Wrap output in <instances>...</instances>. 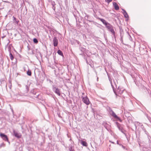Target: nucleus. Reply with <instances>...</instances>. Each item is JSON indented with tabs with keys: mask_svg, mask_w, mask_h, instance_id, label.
Instances as JSON below:
<instances>
[{
	"mask_svg": "<svg viewBox=\"0 0 151 151\" xmlns=\"http://www.w3.org/2000/svg\"><path fill=\"white\" fill-rule=\"evenodd\" d=\"M109 80L110 81L111 87L113 88L114 92L116 96H121L122 94L123 93L124 90V88L119 87L116 90H114V86L116 87L117 86L115 82H114V84L112 83L111 80L110 78L108 76Z\"/></svg>",
	"mask_w": 151,
	"mask_h": 151,
	"instance_id": "f257e3e1",
	"label": "nucleus"
},
{
	"mask_svg": "<svg viewBox=\"0 0 151 151\" xmlns=\"http://www.w3.org/2000/svg\"><path fill=\"white\" fill-rule=\"evenodd\" d=\"M109 111L110 114L114 118L116 119L119 120V121L121 122L122 120L119 117H118L114 112L110 108H109Z\"/></svg>",
	"mask_w": 151,
	"mask_h": 151,
	"instance_id": "f03ea898",
	"label": "nucleus"
},
{
	"mask_svg": "<svg viewBox=\"0 0 151 151\" xmlns=\"http://www.w3.org/2000/svg\"><path fill=\"white\" fill-rule=\"evenodd\" d=\"M106 27L110 31L113 35H115V32L113 29V26L111 24L109 23L106 26Z\"/></svg>",
	"mask_w": 151,
	"mask_h": 151,
	"instance_id": "7ed1b4c3",
	"label": "nucleus"
},
{
	"mask_svg": "<svg viewBox=\"0 0 151 151\" xmlns=\"http://www.w3.org/2000/svg\"><path fill=\"white\" fill-rule=\"evenodd\" d=\"M134 125L135 126L136 128H137V127L138 126H142V128L143 130L144 131V132H145V133L146 134H147V135L148 134V132L144 128V127H143V125L142 124H141L140 123L138 122H134Z\"/></svg>",
	"mask_w": 151,
	"mask_h": 151,
	"instance_id": "20e7f679",
	"label": "nucleus"
},
{
	"mask_svg": "<svg viewBox=\"0 0 151 151\" xmlns=\"http://www.w3.org/2000/svg\"><path fill=\"white\" fill-rule=\"evenodd\" d=\"M83 101L87 105L89 104L90 101L86 96H82L81 97Z\"/></svg>",
	"mask_w": 151,
	"mask_h": 151,
	"instance_id": "39448f33",
	"label": "nucleus"
},
{
	"mask_svg": "<svg viewBox=\"0 0 151 151\" xmlns=\"http://www.w3.org/2000/svg\"><path fill=\"white\" fill-rule=\"evenodd\" d=\"M0 136L4 140L7 141L8 142L9 144L10 143V142L8 140V138L6 135L4 133H1L0 134Z\"/></svg>",
	"mask_w": 151,
	"mask_h": 151,
	"instance_id": "423d86ee",
	"label": "nucleus"
},
{
	"mask_svg": "<svg viewBox=\"0 0 151 151\" xmlns=\"http://www.w3.org/2000/svg\"><path fill=\"white\" fill-rule=\"evenodd\" d=\"M52 90L56 94L59 96H60V94L59 89L55 87L54 85L52 86Z\"/></svg>",
	"mask_w": 151,
	"mask_h": 151,
	"instance_id": "0eeeda50",
	"label": "nucleus"
},
{
	"mask_svg": "<svg viewBox=\"0 0 151 151\" xmlns=\"http://www.w3.org/2000/svg\"><path fill=\"white\" fill-rule=\"evenodd\" d=\"M122 10L123 11V14L124 17L126 18H127V20L128 19L129 16L126 11L124 9H122Z\"/></svg>",
	"mask_w": 151,
	"mask_h": 151,
	"instance_id": "6e6552de",
	"label": "nucleus"
},
{
	"mask_svg": "<svg viewBox=\"0 0 151 151\" xmlns=\"http://www.w3.org/2000/svg\"><path fill=\"white\" fill-rule=\"evenodd\" d=\"M53 45L54 47H56L58 44V40L56 37H55L53 38Z\"/></svg>",
	"mask_w": 151,
	"mask_h": 151,
	"instance_id": "1a4fd4ad",
	"label": "nucleus"
},
{
	"mask_svg": "<svg viewBox=\"0 0 151 151\" xmlns=\"http://www.w3.org/2000/svg\"><path fill=\"white\" fill-rule=\"evenodd\" d=\"M13 133L14 136L18 138H20L21 137V135L20 134L15 132L14 130L13 131Z\"/></svg>",
	"mask_w": 151,
	"mask_h": 151,
	"instance_id": "9d476101",
	"label": "nucleus"
},
{
	"mask_svg": "<svg viewBox=\"0 0 151 151\" xmlns=\"http://www.w3.org/2000/svg\"><path fill=\"white\" fill-rule=\"evenodd\" d=\"M99 19L100 20L105 26H106L109 23L107 22L106 21L103 19L99 18Z\"/></svg>",
	"mask_w": 151,
	"mask_h": 151,
	"instance_id": "9b49d317",
	"label": "nucleus"
},
{
	"mask_svg": "<svg viewBox=\"0 0 151 151\" xmlns=\"http://www.w3.org/2000/svg\"><path fill=\"white\" fill-rule=\"evenodd\" d=\"M113 5L115 8V9L116 10L119 9V7L116 2H113Z\"/></svg>",
	"mask_w": 151,
	"mask_h": 151,
	"instance_id": "f8f14e48",
	"label": "nucleus"
},
{
	"mask_svg": "<svg viewBox=\"0 0 151 151\" xmlns=\"http://www.w3.org/2000/svg\"><path fill=\"white\" fill-rule=\"evenodd\" d=\"M81 144L83 145V146H87V143L84 141H81Z\"/></svg>",
	"mask_w": 151,
	"mask_h": 151,
	"instance_id": "ddd939ff",
	"label": "nucleus"
},
{
	"mask_svg": "<svg viewBox=\"0 0 151 151\" xmlns=\"http://www.w3.org/2000/svg\"><path fill=\"white\" fill-rule=\"evenodd\" d=\"M13 21L14 22H15L17 24H18V22H19V21L18 20H17L16 18L14 17V16H13Z\"/></svg>",
	"mask_w": 151,
	"mask_h": 151,
	"instance_id": "4468645a",
	"label": "nucleus"
},
{
	"mask_svg": "<svg viewBox=\"0 0 151 151\" xmlns=\"http://www.w3.org/2000/svg\"><path fill=\"white\" fill-rule=\"evenodd\" d=\"M69 149L70 151H74V150L73 148V147L72 145L69 146Z\"/></svg>",
	"mask_w": 151,
	"mask_h": 151,
	"instance_id": "2eb2a0df",
	"label": "nucleus"
},
{
	"mask_svg": "<svg viewBox=\"0 0 151 151\" xmlns=\"http://www.w3.org/2000/svg\"><path fill=\"white\" fill-rule=\"evenodd\" d=\"M60 55L63 56V53L60 50H58L57 52Z\"/></svg>",
	"mask_w": 151,
	"mask_h": 151,
	"instance_id": "dca6fc26",
	"label": "nucleus"
},
{
	"mask_svg": "<svg viewBox=\"0 0 151 151\" xmlns=\"http://www.w3.org/2000/svg\"><path fill=\"white\" fill-rule=\"evenodd\" d=\"M9 56H10L11 59L12 60H13L14 58L12 54V53H11V52H10Z\"/></svg>",
	"mask_w": 151,
	"mask_h": 151,
	"instance_id": "f3484780",
	"label": "nucleus"
},
{
	"mask_svg": "<svg viewBox=\"0 0 151 151\" xmlns=\"http://www.w3.org/2000/svg\"><path fill=\"white\" fill-rule=\"evenodd\" d=\"M118 128L119 129V130H120V131H121L124 134H125V133L124 132H123V129L122 128V127H121L119 126H118Z\"/></svg>",
	"mask_w": 151,
	"mask_h": 151,
	"instance_id": "a211bd4d",
	"label": "nucleus"
},
{
	"mask_svg": "<svg viewBox=\"0 0 151 151\" xmlns=\"http://www.w3.org/2000/svg\"><path fill=\"white\" fill-rule=\"evenodd\" d=\"M27 74L29 76L31 75V71L28 70L27 72Z\"/></svg>",
	"mask_w": 151,
	"mask_h": 151,
	"instance_id": "6ab92c4d",
	"label": "nucleus"
},
{
	"mask_svg": "<svg viewBox=\"0 0 151 151\" xmlns=\"http://www.w3.org/2000/svg\"><path fill=\"white\" fill-rule=\"evenodd\" d=\"M33 42L35 43H37L38 42L36 38H34L33 39Z\"/></svg>",
	"mask_w": 151,
	"mask_h": 151,
	"instance_id": "aec40b11",
	"label": "nucleus"
},
{
	"mask_svg": "<svg viewBox=\"0 0 151 151\" xmlns=\"http://www.w3.org/2000/svg\"><path fill=\"white\" fill-rule=\"evenodd\" d=\"M105 1L106 2L109 3V2H111L112 1V0H105Z\"/></svg>",
	"mask_w": 151,
	"mask_h": 151,
	"instance_id": "412c9836",
	"label": "nucleus"
},
{
	"mask_svg": "<svg viewBox=\"0 0 151 151\" xmlns=\"http://www.w3.org/2000/svg\"><path fill=\"white\" fill-rule=\"evenodd\" d=\"M52 6H55V4L54 2V1L52 2Z\"/></svg>",
	"mask_w": 151,
	"mask_h": 151,
	"instance_id": "4be33fe9",
	"label": "nucleus"
},
{
	"mask_svg": "<svg viewBox=\"0 0 151 151\" xmlns=\"http://www.w3.org/2000/svg\"><path fill=\"white\" fill-rule=\"evenodd\" d=\"M148 119L150 122L151 123V118L150 117H148Z\"/></svg>",
	"mask_w": 151,
	"mask_h": 151,
	"instance_id": "5701e85b",
	"label": "nucleus"
},
{
	"mask_svg": "<svg viewBox=\"0 0 151 151\" xmlns=\"http://www.w3.org/2000/svg\"><path fill=\"white\" fill-rule=\"evenodd\" d=\"M109 141L110 142H111V143H112L113 144H115V143H114V142H112L111 141V140H110Z\"/></svg>",
	"mask_w": 151,
	"mask_h": 151,
	"instance_id": "b1692460",
	"label": "nucleus"
},
{
	"mask_svg": "<svg viewBox=\"0 0 151 151\" xmlns=\"http://www.w3.org/2000/svg\"><path fill=\"white\" fill-rule=\"evenodd\" d=\"M52 9H53L55 10V6H52Z\"/></svg>",
	"mask_w": 151,
	"mask_h": 151,
	"instance_id": "393cba45",
	"label": "nucleus"
},
{
	"mask_svg": "<svg viewBox=\"0 0 151 151\" xmlns=\"http://www.w3.org/2000/svg\"><path fill=\"white\" fill-rule=\"evenodd\" d=\"M122 146V147L124 149L125 148V147L123 145H121Z\"/></svg>",
	"mask_w": 151,
	"mask_h": 151,
	"instance_id": "a878e982",
	"label": "nucleus"
},
{
	"mask_svg": "<svg viewBox=\"0 0 151 151\" xmlns=\"http://www.w3.org/2000/svg\"><path fill=\"white\" fill-rule=\"evenodd\" d=\"M117 144L118 145H121V144H119V143L118 141H117Z\"/></svg>",
	"mask_w": 151,
	"mask_h": 151,
	"instance_id": "bb28decb",
	"label": "nucleus"
},
{
	"mask_svg": "<svg viewBox=\"0 0 151 151\" xmlns=\"http://www.w3.org/2000/svg\"><path fill=\"white\" fill-rule=\"evenodd\" d=\"M11 110H12V113H14V111H13V109H12Z\"/></svg>",
	"mask_w": 151,
	"mask_h": 151,
	"instance_id": "cd10ccee",
	"label": "nucleus"
},
{
	"mask_svg": "<svg viewBox=\"0 0 151 151\" xmlns=\"http://www.w3.org/2000/svg\"><path fill=\"white\" fill-rule=\"evenodd\" d=\"M98 79H99L98 77H97V81H98Z\"/></svg>",
	"mask_w": 151,
	"mask_h": 151,
	"instance_id": "c85d7f7f",
	"label": "nucleus"
},
{
	"mask_svg": "<svg viewBox=\"0 0 151 151\" xmlns=\"http://www.w3.org/2000/svg\"><path fill=\"white\" fill-rule=\"evenodd\" d=\"M82 94H83V95H84V93H82Z\"/></svg>",
	"mask_w": 151,
	"mask_h": 151,
	"instance_id": "c756f323",
	"label": "nucleus"
},
{
	"mask_svg": "<svg viewBox=\"0 0 151 151\" xmlns=\"http://www.w3.org/2000/svg\"><path fill=\"white\" fill-rule=\"evenodd\" d=\"M86 62H87V63H88V61H87V60H86Z\"/></svg>",
	"mask_w": 151,
	"mask_h": 151,
	"instance_id": "7c9ffc66",
	"label": "nucleus"
},
{
	"mask_svg": "<svg viewBox=\"0 0 151 151\" xmlns=\"http://www.w3.org/2000/svg\"><path fill=\"white\" fill-rule=\"evenodd\" d=\"M26 86L27 87V86Z\"/></svg>",
	"mask_w": 151,
	"mask_h": 151,
	"instance_id": "2f4dec72",
	"label": "nucleus"
},
{
	"mask_svg": "<svg viewBox=\"0 0 151 151\" xmlns=\"http://www.w3.org/2000/svg\"><path fill=\"white\" fill-rule=\"evenodd\" d=\"M71 140V139H70V140Z\"/></svg>",
	"mask_w": 151,
	"mask_h": 151,
	"instance_id": "473e14b6",
	"label": "nucleus"
}]
</instances>
